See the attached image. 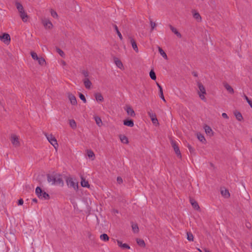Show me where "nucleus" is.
<instances>
[{"label": "nucleus", "instance_id": "nucleus-1", "mask_svg": "<svg viewBox=\"0 0 252 252\" xmlns=\"http://www.w3.org/2000/svg\"><path fill=\"white\" fill-rule=\"evenodd\" d=\"M47 181L51 183L52 185H60L63 187L64 182L62 179V176L59 173H53L52 174H47Z\"/></svg>", "mask_w": 252, "mask_h": 252}, {"label": "nucleus", "instance_id": "nucleus-2", "mask_svg": "<svg viewBox=\"0 0 252 252\" xmlns=\"http://www.w3.org/2000/svg\"><path fill=\"white\" fill-rule=\"evenodd\" d=\"M66 182L69 188H72L75 190H78V183L75 180H73L71 177H67L66 178Z\"/></svg>", "mask_w": 252, "mask_h": 252}, {"label": "nucleus", "instance_id": "nucleus-3", "mask_svg": "<svg viewBox=\"0 0 252 252\" xmlns=\"http://www.w3.org/2000/svg\"><path fill=\"white\" fill-rule=\"evenodd\" d=\"M35 193L37 196L40 198L44 199H49L50 198L49 195L44 191L42 190L39 187H37L36 188Z\"/></svg>", "mask_w": 252, "mask_h": 252}, {"label": "nucleus", "instance_id": "nucleus-4", "mask_svg": "<svg viewBox=\"0 0 252 252\" xmlns=\"http://www.w3.org/2000/svg\"><path fill=\"white\" fill-rule=\"evenodd\" d=\"M44 135L50 143L55 148V149H57L58 147V144L55 136L52 134H48L46 133H44Z\"/></svg>", "mask_w": 252, "mask_h": 252}, {"label": "nucleus", "instance_id": "nucleus-5", "mask_svg": "<svg viewBox=\"0 0 252 252\" xmlns=\"http://www.w3.org/2000/svg\"><path fill=\"white\" fill-rule=\"evenodd\" d=\"M197 86L199 89L198 93L200 98L202 100H205V97L204 96V94H206V90L204 86L201 83L199 82H197Z\"/></svg>", "mask_w": 252, "mask_h": 252}, {"label": "nucleus", "instance_id": "nucleus-6", "mask_svg": "<svg viewBox=\"0 0 252 252\" xmlns=\"http://www.w3.org/2000/svg\"><path fill=\"white\" fill-rule=\"evenodd\" d=\"M171 144L172 148L174 149L175 153H176L177 156L180 158H181L182 156L179 149V148L176 142L173 140H171Z\"/></svg>", "mask_w": 252, "mask_h": 252}, {"label": "nucleus", "instance_id": "nucleus-7", "mask_svg": "<svg viewBox=\"0 0 252 252\" xmlns=\"http://www.w3.org/2000/svg\"><path fill=\"white\" fill-rule=\"evenodd\" d=\"M10 140L12 144L15 147L20 146V144L19 140V138L16 135L14 134H12L10 137Z\"/></svg>", "mask_w": 252, "mask_h": 252}, {"label": "nucleus", "instance_id": "nucleus-8", "mask_svg": "<svg viewBox=\"0 0 252 252\" xmlns=\"http://www.w3.org/2000/svg\"><path fill=\"white\" fill-rule=\"evenodd\" d=\"M148 114L149 116L150 117L152 123L154 125L158 124V120L157 118L156 115L154 113L152 110L149 111L148 112Z\"/></svg>", "mask_w": 252, "mask_h": 252}, {"label": "nucleus", "instance_id": "nucleus-9", "mask_svg": "<svg viewBox=\"0 0 252 252\" xmlns=\"http://www.w3.org/2000/svg\"><path fill=\"white\" fill-rule=\"evenodd\" d=\"M191 13L194 19H195L197 22H200L202 21V18L199 13L196 10L192 9L191 10Z\"/></svg>", "mask_w": 252, "mask_h": 252}, {"label": "nucleus", "instance_id": "nucleus-10", "mask_svg": "<svg viewBox=\"0 0 252 252\" xmlns=\"http://www.w3.org/2000/svg\"><path fill=\"white\" fill-rule=\"evenodd\" d=\"M125 110L128 115H129L131 117H134L135 116L134 111L130 106L126 105Z\"/></svg>", "mask_w": 252, "mask_h": 252}, {"label": "nucleus", "instance_id": "nucleus-11", "mask_svg": "<svg viewBox=\"0 0 252 252\" xmlns=\"http://www.w3.org/2000/svg\"><path fill=\"white\" fill-rule=\"evenodd\" d=\"M128 39L130 40V42L132 45V48L136 52H138V48L137 46L136 42L135 40L131 36L128 37Z\"/></svg>", "mask_w": 252, "mask_h": 252}, {"label": "nucleus", "instance_id": "nucleus-12", "mask_svg": "<svg viewBox=\"0 0 252 252\" xmlns=\"http://www.w3.org/2000/svg\"><path fill=\"white\" fill-rule=\"evenodd\" d=\"M68 97L71 104L75 105L77 104L76 97L71 93L68 94Z\"/></svg>", "mask_w": 252, "mask_h": 252}, {"label": "nucleus", "instance_id": "nucleus-13", "mask_svg": "<svg viewBox=\"0 0 252 252\" xmlns=\"http://www.w3.org/2000/svg\"><path fill=\"white\" fill-rule=\"evenodd\" d=\"M42 23L44 27L48 29H51L53 27L52 23L48 19H44L42 20Z\"/></svg>", "mask_w": 252, "mask_h": 252}, {"label": "nucleus", "instance_id": "nucleus-14", "mask_svg": "<svg viewBox=\"0 0 252 252\" xmlns=\"http://www.w3.org/2000/svg\"><path fill=\"white\" fill-rule=\"evenodd\" d=\"M0 39L3 40L5 43L9 42L10 41V35L8 33H4L2 35H0Z\"/></svg>", "mask_w": 252, "mask_h": 252}, {"label": "nucleus", "instance_id": "nucleus-15", "mask_svg": "<svg viewBox=\"0 0 252 252\" xmlns=\"http://www.w3.org/2000/svg\"><path fill=\"white\" fill-rule=\"evenodd\" d=\"M83 83L86 89H90L91 88L92 83L88 78H85L83 80Z\"/></svg>", "mask_w": 252, "mask_h": 252}, {"label": "nucleus", "instance_id": "nucleus-16", "mask_svg": "<svg viewBox=\"0 0 252 252\" xmlns=\"http://www.w3.org/2000/svg\"><path fill=\"white\" fill-rule=\"evenodd\" d=\"M118 245L123 249H130V247L126 244H123L121 241L117 240Z\"/></svg>", "mask_w": 252, "mask_h": 252}, {"label": "nucleus", "instance_id": "nucleus-17", "mask_svg": "<svg viewBox=\"0 0 252 252\" xmlns=\"http://www.w3.org/2000/svg\"><path fill=\"white\" fill-rule=\"evenodd\" d=\"M169 27L170 28V29L171 30V31L175 34H176L177 37H178L179 38H181L182 37L181 34L177 31V30L175 27L172 26L171 25H169Z\"/></svg>", "mask_w": 252, "mask_h": 252}, {"label": "nucleus", "instance_id": "nucleus-18", "mask_svg": "<svg viewBox=\"0 0 252 252\" xmlns=\"http://www.w3.org/2000/svg\"><path fill=\"white\" fill-rule=\"evenodd\" d=\"M20 16L24 22H26L28 21L29 18V16L25 12V11H23L22 12L19 13Z\"/></svg>", "mask_w": 252, "mask_h": 252}, {"label": "nucleus", "instance_id": "nucleus-19", "mask_svg": "<svg viewBox=\"0 0 252 252\" xmlns=\"http://www.w3.org/2000/svg\"><path fill=\"white\" fill-rule=\"evenodd\" d=\"M15 5L19 13L25 11L23 5L20 2L16 1Z\"/></svg>", "mask_w": 252, "mask_h": 252}, {"label": "nucleus", "instance_id": "nucleus-20", "mask_svg": "<svg viewBox=\"0 0 252 252\" xmlns=\"http://www.w3.org/2000/svg\"><path fill=\"white\" fill-rule=\"evenodd\" d=\"M124 125L129 127H132L134 126L133 121L132 120H125L124 121Z\"/></svg>", "mask_w": 252, "mask_h": 252}, {"label": "nucleus", "instance_id": "nucleus-21", "mask_svg": "<svg viewBox=\"0 0 252 252\" xmlns=\"http://www.w3.org/2000/svg\"><path fill=\"white\" fill-rule=\"evenodd\" d=\"M221 195L225 198H228L230 196V194L228 190L226 189H222L221 190Z\"/></svg>", "mask_w": 252, "mask_h": 252}, {"label": "nucleus", "instance_id": "nucleus-22", "mask_svg": "<svg viewBox=\"0 0 252 252\" xmlns=\"http://www.w3.org/2000/svg\"><path fill=\"white\" fill-rule=\"evenodd\" d=\"M234 114L238 121H241L243 120V118L240 112L236 111L234 112Z\"/></svg>", "mask_w": 252, "mask_h": 252}, {"label": "nucleus", "instance_id": "nucleus-23", "mask_svg": "<svg viewBox=\"0 0 252 252\" xmlns=\"http://www.w3.org/2000/svg\"><path fill=\"white\" fill-rule=\"evenodd\" d=\"M190 202L193 208H194L196 210L199 209L200 208L197 202L195 201L194 200H193V199H190Z\"/></svg>", "mask_w": 252, "mask_h": 252}, {"label": "nucleus", "instance_id": "nucleus-24", "mask_svg": "<svg viewBox=\"0 0 252 252\" xmlns=\"http://www.w3.org/2000/svg\"><path fill=\"white\" fill-rule=\"evenodd\" d=\"M81 185L83 187H90L89 182L87 181H86L85 179H84L83 177L81 178Z\"/></svg>", "mask_w": 252, "mask_h": 252}, {"label": "nucleus", "instance_id": "nucleus-25", "mask_svg": "<svg viewBox=\"0 0 252 252\" xmlns=\"http://www.w3.org/2000/svg\"><path fill=\"white\" fill-rule=\"evenodd\" d=\"M119 137L121 140V141L122 143H123L124 144H128V138L125 135H120Z\"/></svg>", "mask_w": 252, "mask_h": 252}, {"label": "nucleus", "instance_id": "nucleus-26", "mask_svg": "<svg viewBox=\"0 0 252 252\" xmlns=\"http://www.w3.org/2000/svg\"><path fill=\"white\" fill-rule=\"evenodd\" d=\"M114 61L116 65L119 68H122L123 67V65L122 62L119 60L118 58H115L114 59Z\"/></svg>", "mask_w": 252, "mask_h": 252}, {"label": "nucleus", "instance_id": "nucleus-27", "mask_svg": "<svg viewBox=\"0 0 252 252\" xmlns=\"http://www.w3.org/2000/svg\"><path fill=\"white\" fill-rule=\"evenodd\" d=\"M224 87L227 90V91H228L230 93H231V94L234 93L233 89L228 84H227V83L224 84Z\"/></svg>", "mask_w": 252, "mask_h": 252}, {"label": "nucleus", "instance_id": "nucleus-28", "mask_svg": "<svg viewBox=\"0 0 252 252\" xmlns=\"http://www.w3.org/2000/svg\"><path fill=\"white\" fill-rule=\"evenodd\" d=\"M94 120L96 124L98 126H101L102 125V122L101 118L99 117L95 116L94 117Z\"/></svg>", "mask_w": 252, "mask_h": 252}, {"label": "nucleus", "instance_id": "nucleus-29", "mask_svg": "<svg viewBox=\"0 0 252 252\" xmlns=\"http://www.w3.org/2000/svg\"><path fill=\"white\" fill-rule=\"evenodd\" d=\"M204 129H205V132L207 134H208L210 135H211L213 134L212 129L209 126H205L204 127Z\"/></svg>", "mask_w": 252, "mask_h": 252}, {"label": "nucleus", "instance_id": "nucleus-30", "mask_svg": "<svg viewBox=\"0 0 252 252\" xmlns=\"http://www.w3.org/2000/svg\"><path fill=\"white\" fill-rule=\"evenodd\" d=\"M95 99L97 101H102L103 100V97L100 93H97L95 95Z\"/></svg>", "mask_w": 252, "mask_h": 252}, {"label": "nucleus", "instance_id": "nucleus-31", "mask_svg": "<svg viewBox=\"0 0 252 252\" xmlns=\"http://www.w3.org/2000/svg\"><path fill=\"white\" fill-rule=\"evenodd\" d=\"M69 123L70 126L72 128L75 129L76 128V127H77L76 123L74 120H70Z\"/></svg>", "mask_w": 252, "mask_h": 252}, {"label": "nucleus", "instance_id": "nucleus-32", "mask_svg": "<svg viewBox=\"0 0 252 252\" xmlns=\"http://www.w3.org/2000/svg\"><path fill=\"white\" fill-rule=\"evenodd\" d=\"M100 239L103 241H108L109 239V236L106 234H103L100 236Z\"/></svg>", "mask_w": 252, "mask_h": 252}, {"label": "nucleus", "instance_id": "nucleus-33", "mask_svg": "<svg viewBox=\"0 0 252 252\" xmlns=\"http://www.w3.org/2000/svg\"><path fill=\"white\" fill-rule=\"evenodd\" d=\"M158 51L160 54L165 59H167V56L165 52L160 47H158Z\"/></svg>", "mask_w": 252, "mask_h": 252}, {"label": "nucleus", "instance_id": "nucleus-34", "mask_svg": "<svg viewBox=\"0 0 252 252\" xmlns=\"http://www.w3.org/2000/svg\"><path fill=\"white\" fill-rule=\"evenodd\" d=\"M136 242L137 243V244L141 246V247H145V242L142 239H136Z\"/></svg>", "mask_w": 252, "mask_h": 252}, {"label": "nucleus", "instance_id": "nucleus-35", "mask_svg": "<svg viewBox=\"0 0 252 252\" xmlns=\"http://www.w3.org/2000/svg\"><path fill=\"white\" fill-rule=\"evenodd\" d=\"M38 63L41 65H43L46 64V62L45 59L42 57H39L37 60Z\"/></svg>", "mask_w": 252, "mask_h": 252}, {"label": "nucleus", "instance_id": "nucleus-36", "mask_svg": "<svg viewBox=\"0 0 252 252\" xmlns=\"http://www.w3.org/2000/svg\"><path fill=\"white\" fill-rule=\"evenodd\" d=\"M114 27L115 28V30L118 34V35L119 36L120 39L122 40H123V36H122V34L121 33V32H120V31H119V29H118V27L115 25H114Z\"/></svg>", "mask_w": 252, "mask_h": 252}, {"label": "nucleus", "instance_id": "nucleus-37", "mask_svg": "<svg viewBox=\"0 0 252 252\" xmlns=\"http://www.w3.org/2000/svg\"><path fill=\"white\" fill-rule=\"evenodd\" d=\"M193 238H194L191 232H187V239L189 241H193Z\"/></svg>", "mask_w": 252, "mask_h": 252}, {"label": "nucleus", "instance_id": "nucleus-38", "mask_svg": "<svg viewBox=\"0 0 252 252\" xmlns=\"http://www.w3.org/2000/svg\"><path fill=\"white\" fill-rule=\"evenodd\" d=\"M132 228L134 233H137L139 231V228L137 224H132Z\"/></svg>", "mask_w": 252, "mask_h": 252}, {"label": "nucleus", "instance_id": "nucleus-39", "mask_svg": "<svg viewBox=\"0 0 252 252\" xmlns=\"http://www.w3.org/2000/svg\"><path fill=\"white\" fill-rule=\"evenodd\" d=\"M150 76L152 80H155L156 79V75L153 70L150 71Z\"/></svg>", "mask_w": 252, "mask_h": 252}, {"label": "nucleus", "instance_id": "nucleus-40", "mask_svg": "<svg viewBox=\"0 0 252 252\" xmlns=\"http://www.w3.org/2000/svg\"><path fill=\"white\" fill-rule=\"evenodd\" d=\"M31 56H32V58L33 60H36V61H37V59H38V58H39V57H38V56H37V54H36L35 52H32L31 53Z\"/></svg>", "mask_w": 252, "mask_h": 252}, {"label": "nucleus", "instance_id": "nucleus-41", "mask_svg": "<svg viewBox=\"0 0 252 252\" xmlns=\"http://www.w3.org/2000/svg\"><path fill=\"white\" fill-rule=\"evenodd\" d=\"M87 154H88V156L90 158H94L95 155L94 153V152L92 151V150H89L87 152Z\"/></svg>", "mask_w": 252, "mask_h": 252}, {"label": "nucleus", "instance_id": "nucleus-42", "mask_svg": "<svg viewBox=\"0 0 252 252\" xmlns=\"http://www.w3.org/2000/svg\"><path fill=\"white\" fill-rule=\"evenodd\" d=\"M51 14L52 16L55 18H58V15L57 13L53 9L51 10Z\"/></svg>", "mask_w": 252, "mask_h": 252}, {"label": "nucleus", "instance_id": "nucleus-43", "mask_svg": "<svg viewBox=\"0 0 252 252\" xmlns=\"http://www.w3.org/2000/svg\"><path fill=\"white\" fill-rule=\"evenodd\" d=\"M56 51L61 57H63L64 56V52L60 48H56Z\"/></svg>", "mask_w": 252, "mask_h": 252}, {"label": "nucleus", "instance_id": "nucleus-44", "mask_svg": "<svg viewBox=\"0 0 252 252\" xmlns=\"http://www.w3.org/2000/svg\"><path fill=\"white\" fill-rule=\"evenodd\" d=\"M81 73L84 76L85 78H88L89 76V72L86 70H82Z\"/></svg>", "mask_w": 252, "mask_h": 252}, {"label": "nucleus", "instance_id": "nucleus-45", "mask_svg": "<svg viewBox=\"0 0 252 252\" xmlns=\"http://www.w3.org/2000/svg\"><path fill=\"white\" fill-rule=\"evenodd\" d=\"M80 98L84 102L86 103L87 102L86 99L85 98V96L84 94H83L81 93H79V94Z\"/></svg>", "mask_w": 252, "mask_h": 252}, {"label": "nucleus", "instance_id": "nucleus-46", "mask_svg": "<svg viewBox=\"0 0 252 252\" xmlns=\"http://www.w3.org/2000/svg\"><path fill=\"white\" fill-rule=\"evenodd\" d=\"M188 148L191 154H194V149L190 145H188Z\"/></svg>", "mask_w": 252, "mask_h": 252}, {"label": "nucleus", "instance_id": "nucleus-47", "mask_svg": "<svg viewBox=\"0 0 252 252\" xmlns=\"http://www.w3.org/2000/svg\"><path fill=\"white\" fill-rule=\"evenodd\" d=\"M197 137H198V139H199L200 141H201V142H204V141H205V138H204V136H203L202 135H201V134H198V135H197Z\"/></svg>", "mask_w": 252, "mask_h": 252}, {"label": "nucleus", "instance_id": "nucleus-48", "mask_svg": "<svg viewBox=\"0 0 252 252\" xmlns=\"http://www.w3.org/2000/svg\"><path fill=\"white\" fill-rule=\"evenodd\" d=\"M150 25L151 27V31H152L154 30L157 25L155 22H153L152 21H150Z\"/></svg>", "mask_w": 252, "mask_h": 252}, {"label": "nucleus", "instance_id": "nucleus-49", "mask_svg": "<svg viewBox=\"0 0 252 252\" xmlns=\"http://www.w3.org/2000/svg\"><path fill=\"white\" fill-rule=\"evenodd\" d=\"M244 97H245V99L246 100V101H247V102L249 103V104L250 105V104H252V101L251 100H250L249 99V98H248V97L245 95H244Z\"/></svg>", "mask_w": 252, "mask_h": 252}, {"label": "nucleus", "instance_id": "nucleus-50", "mask_svg": "<svg viewBox=\"0 0 252 252\" xmlns=\"http://www.w3.org/2000/svg\"><path fill=\"white\" fill-rule=\"evenodd\" d=\"M117 182L119 184H122L123 183V179H122V178L121 177H118L117 179Z\"/></svg>", "mask_w": 252, "mask_h": 252}, {"label": "nucleus", "instance_id": "nucleus-51", "mask_svg": "<svg viewBox=\"0 0 252 252\" xmlns=\"http://www.w3.org/2000/svg\"><path fill=\"white\" fill-rule=\"evenodd\" d=\"M159 96L164 102L166 101L163 95V92L159 93Z\"/></svg>", "mask_w": 252, "mask_h": 252}, {"label": "nucleus", "instance_id": "nucleus-52", "mask_svg": "<svg viewBox=\"0 0 252 252\" xmlns=\"http://www.w3.org/2000/svg\"><path fill=\"white\" fill-rule=\"evenodd\" d=\"M23 203H24L23 200L22 199H20L18 200V205H22L23 204Z\"/></svg>", "mask_w": 252, "mask_h": 252}, {"label": "nucleus", "instance_id": "nucleus-53", "mask_svg": "<svg viewBox=\"0 0 252 252\" xmlns=\"http://www.w3.org/2000/svg\"><path fill=\"white\" fill-rule=\"evenodd\" d=\"M222 117L223 118L228 119V117L227 115L225 113H223L222 114Z\"/></svg>", "mask_w": 252, "mask_h": 252}, {"label": "nucleus", "instance_id": "nucleus-54", "mask_svg": "<svg viewBox=\"0 0 252 252\" xmlns=\"http://www.w3.org/2000/svg\"><path fill=\"white\" fill-rule=\"evenodd\" d=\"M159 93L163 92L162 88L161 86H159L158 87Z\"/></svg>", "mask_w": 252, "mask_h": 252}, {"label": "nucleus", "instance_id": "nucleus-55", "mask_svg": "<svg viewBox=\"0 0 252 252\" xmlns=\"http://www.w3.org/2000/svg\"><path fill=\"white\" fill-rule=\"evenodd\" d=\"M32 201L36 203L37 200V199L36 198H33V199H32Z\"/></svg>", "mask_w": 252, "mask_h": 252}, {"label": "nucleus", "instance_id": "nucleus-56", "mask_svg": "<svg viewBox=\"0 0 252 252\" xmlns=\"http://www.w3.org/2000/svg\"><path fill=\"white\" fill-rule=\"evenodd\" d=\"M193 75H194V76H197V73H196V72H193Z\"/></svg>", "mask_w": 252, "mask_h": 252}, {"label": "nucleus", "instance_id": "nucleus-57", "mask_svg": "<svg viewBox=\"0 0 252 252\" xmlns=\"http://www.w3.org/2000/svg\"><path fill=\"white\" fill-rule=\"evenodd\" d=\"M205 252H210L209 250H208L207 249H205Z\"/></svg>", "mask_w": 252, "mask_h": 252}, {"label": "nucleus", "instance_id": "nucleus-58", "mask_svg": "<svg viewBox=\"0 0 252 252\" xmlns=\"http://www.w3.org/2000/svg\"><path fill=\"white\" fill-rule=\"evenodd\" d=\"M114 212L115 213H118V210H114Z\"/></svg>", "mask_w": 252, "mask_h": 252}, {"label": "nucleus", "instance_id": "nucleus-59", "mask_svg": "<svg viewBox=\"0 0 252 252\" xmlns=\"http://www.w3.org/2000/svg\"><path fill=\"white\" fill-rule=\"evenodd\" d=\"M63 64L65 65L66 64L65 62L63 61Z\"/></svg>", "mask_w": 252, "mask_h": 252}, {"label": "nucleus", "instance_id": "nucleus-60", "mask_svg": "<svg viewBox=\"0 0 252 252\" xmlns=\"http://www.w3.org/2000/svg\"><path fill=\"white\" fill-rule=\"evenodd\" d=\"M197 250H198L199 252H202V251L200 249H197Z\"/></svg>", "mask_w": 252, "mask_h": 252}, {"label": "nucleus", "instance_id": "nucleus-61", "mask_svg": "<svg viewBox=\"0 0 252 252\" xmlns=\"http://www.w3.org/2000/svg\"><path fill=\"white\" fill-rule=\"evenodd\" d=\"M157 85L158 87H159V86H160L158 83H157Z\"/></svg>", "mask_w": 252, "mask_h": 252}, {"label": "nucleus", "instance_id": "nucleus-62", "mask_svg": "<svg viewBox=\"0 0 252 252\" xmlns=\"http://www.w3.org/2000/svg\"><path fill=\"white\" fill-rule=\"evenodd\" d=\"M250 106L251 107V108H252V104H250Z\"/></svg>", "mask_w": 252, "mask_h": 252}, {"label": "nucleus", "instance_id": "nucleus-63", "mask_svg": "<svg viewBox=\"0 0 252 252\" xmlns=\"http://www.w3.org/2000/svg\"><path fill=\"white\" fill-rule=\"evenodd\" d=\"M251 142H252V139H251Z\"/></svg>", "mask_w": 252, "mask_h": 252}]
</instances>
